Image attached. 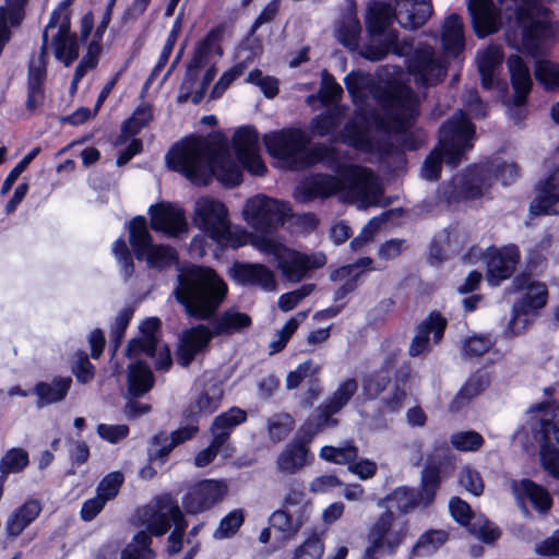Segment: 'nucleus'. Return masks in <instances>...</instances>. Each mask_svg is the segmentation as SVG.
I'll return each instance as SVG.
<instances>
[{"label": "nucleus", "instance_id": "1", "mask_svg": "<svg viewBox=\"0 0 559 559\" xmlns=\"http://www.w3.org/2000/svg\"><path fill=\"white\" fill-rule=\"evenodd\" d=\"M310 141L309 134L297 127L283 128L263 135L265 151L272 158L296 164L301 169L324 164L337 173H346L345 178L352 185L364 182L371 174L366 167L345 166L335 146L314 143L308 147Z\"/></svg>", "mask_w": 559, "mask_h": 559}, {"label": "nucleus", "instance_id": "2", "mask_svg": "<svg viewBox=\"0 0 559 559\" xmlns=\"http://www.w3.org/2000/svg\"><path fill=\"white\" fill-rule=\"evenodd\" d=\"M513 14L507 19V46L521 55L537 58L556 41L559 22L546 3L551 0H513Z\"/></svg>", "mask_w": 559, "mask_h": 559}, {"label": "nucleus", "instance_id": "3", "mask_svg": "<svg viewBox=\"0 0 559 559\" xmlns=\"http://www.w3.org/2000/svg\"><path fill=\"white\" fill-rule=\"evenodd\" d=\"M174 294L189 318L207 321L224 302L228 286L214 269L192 265L179 274Z\"/></svg>", "mask_w": 559, "mask_h": 559}, {"label": "nucleus", "instance_id": "4", "mask_svg": "<svg viewBox=\"0 0 559 559\" xmlns=\"http://www.w3.org/2000/svg\"><path fill=\"white\" fill-rule=\"evenodd\" d=\"M383 115L372 116L374 127L382 132L401 135L400 144L408 151L420 146L415 133L411 130L420 116V102L415 91L402 82H392L377 95Z\"/></svg>", "mask_w": 559, "mask_h": 559}, {"label": "nucleus", "instance_id": "5", "mask_svg": "<svg viewBox=\"0 0 559 559\" xmlns=\"http://www.w3.org/2000/svg\"><path fill=\"white\" fill-rule=\"evenodd\" d=\"M224 392L219 385L213 383L190 400L181 412L180 426L168 436L164 431H159L152 437V444L159 449L150 454V461L159 459L166 461L171 451L192 440L200 431V421L214 414L222 402Z\"/></svg>", "mask_w": 559, "mask_h": 559}, {"label": "nucleus", "instance_id": "6", "mask_svg": "<svg viewBox=\"0 0 559 559\" xmlns=\"http://www.w3.org/2000/svg\"><path fill=\"white\" fill-rule=\"evenodd\" d=\"M217 138L188 135L176 142L165 156L168 169L185 176L199 187L209 185V160L213 154Z\"/></svg>", "mask_w": 559, "mask_h": 559}, {"label": "nucleus", "instance_id": "7", "mask_svg": "<svg viewBox=\"0 0 559 559\" xmlns=\"http://www.w3.org/2000/svg\"><path fill=\"white\" fill-rule=\"evenodd\" d=\"M193 221L221 249L236 250L248 242V233L245 229L231 230L228 210L222 201L210 197L199 199Z\"/></svg>", "mask_w": 559, "mask_h": 559}, {"label": "nucleus", "instance_id": "8", "mask_svg": "<svg viewBox=\"0 0 559 559\" xmlns=\"http://www.w3.org/2000/svg\"><path fill=\"white\" fill-rule=\"evenodd\" d=\"M128 231L132 251L129 249L123 237H119L112 243V253L120 266L124 281L130 280L135 272L134 258L138 261H142L144 250L154 242L153 236L148 230L147 221L142 215H136L129 221Z\"/></svg>", "mask_w": 559, "mask_h": 559}, {"label": "nucleus", "instance_id": "9", "mask_svg": "<svg viewBox=\"0 0 559 559\" xmlns=\"http://www.w3.org/2000/svg\"><path fill=\"white\" fill-rule=\"evenodd\" d=\"M395 514L386 509L378 515L367 533L368 545L364 552L365 559H378L380 556H394L408 534V526L403 523L393 530Z\"/></svg>", "mask_w": 559, "mask_h": 559}, {"label": "nucleus", "instance_id": "10", "mask_svg": "<svg viewBox=\"0 0 559 559\" xmlns=\"http://www.w3.org/2000/svg\"><path fill=\"white\" fill-rule=\"evenodd\" d=\"M475 124L463 114L444 121L439 128L438 146L445 152V164L457 167L474 146Z\"/></svg>", "mask_w": 559, "mask_h": 559}, {"label": "nucleus", "instance_id": "11", "mask_svg": "<svg viewBox=\"0 0 559 559\" xmlns=\"http://www.w3.org/2000/svg\"><path fill=\"white\" fill-rule=\"evenodd\" d=\"M243 216L255 231L267 234L284 225L287 214L284 202L258 194L246 202Z\"/></svg>", "mask_w": 559, "mask_h": 559}, {"label": "nucleus", "instance_id": "12", "mask_svg": "<svg viewBox=\"0 0 559 559\" xmlns=\"http://www.w3.org/2000/svg\"><path fill=\"white\" fill-rule=\"evenodd\" d=\"M406 70L423 86H433L442 82L445 68L436 58L429 45L417 47L406 59Z\"/></svg>", "mask_w": 559, "mask_h": 559}, {"label": "nucleus", "instance_id": "13", "mask_svg": "<svg viewBox=\"0 0 559 559\" xmlns=\"http://www.w3.org/2000/svg\"><path fill=\"white\" fill-rule=\"evenodd\" d=\"M448 328L447 318L437 310H431L428 316L417 324L415 336L408 348L411 357H419L431 352V343L438 345L444 337Z\"/></svg>", "mask_w": 559, "mask_h": 559}, {"label": "nucleus", "instance_id": "14", "mask_svg": "<svg viewBox=\"0 0 559 559\" xmlns=\"http://www.w3.org/2000/svg\"><path fill=\"white\" fill-rule=\"evenodd\" d=\"M217 144H215L213 154L210 157L207 168L209 185L215 178L225 188H235L242 182V170L240 166L231 159L225 140L222 133H216Z\"/></svg>", "mask_w": 559, "mask_h": 559}, {"label": "nucleus", "instance_id": "15", "mask_svg": "<svg viewBox=\"0 0 559 559\" xmlns=\"http://www.w3.org/2000/svg\"><path fill=\"white\" fill-rule=\"evenodd\" d=\"M520 259V250L515 245L501 248L489 247L484 254L488 283L491 286H499L503 281L512 277Z\"/></svg>", "mask_w": 559, "mask_h": 559}, {"label": "nucleus", "instance_id": "16", "mask_svg": "<svg viewBox=\"0 0 559 559\" xmlns=\"http://www.w3.org/2000/svg\"><path fill=\"white\" fill-rule=\"evenodd\" d=\"M226 492L227 486L222 480H200L183 496V509L193 515L205 512L221 502Z\"/></svg>", "mask_w": 559, "mask_h": 559}, {"label": "nucleus", "instance_id": "17", "mask_svg": "<svg viewBox=\"0 0 559 559\" xmlns=\"http://www.w3.org/2000/svg\"><path fill=\"white\" fill-rule=\"evenodd\" d=\"M532 288V290L523 294L512 307V318L507 328L512 336L519 335L528 324V321L524 319L522 325L520 328L518 326L522 316H536L539 313V310L547 305L548 289L546 285L544 283H537Z\"/></svg>", "mask_w": 559, "mask_h": 559}, {"label": "nucleus", "instance_id": "18", "mask_svg": "<svg viewBox=\"0 0 559 559\" xmlns=\"http://www.w3.org/2000/svg\"><path fill=\"white\" fill-rule=\"evenodd\" d=\"M215 336L213 329L204 324H197L183 330L176 352L178 364L182 367L190 366L197 355L209 348Z\"/></svg>", "mask_w": 559, "mask_h": 559}, {"label": "nucleus", "instance_id": "19", "mask_svg": "<svg viewBox=\"0 0 559 559\" xmlns=\"http://www.w3.org/2000/svg\"><path fill=\"white\" fill-rule=\"evenodd\" d=\"M148 213L151 216L150 226L155 231L178 236L187 230L188 224L185 212L169 202L151 205Z\"/></svg>", "mask_w": 559, "mask_h": 559}, {"label": "nucleus", "instance_id": "20", "mask_svg": "<svg viewBox=\"0 0 559 559\" xmlns=\"http://www.w3.org/2000/svg\"><path fill=\"white\" fill-rule=\"evenodd\" d=\"M230 275L242 286L260 287L265 292L276 289L274 272L262 263L236 261L230 269Z\"/></svg>", "mask_w": 559, "mask_h": 559}, {"label": "nucleus", "instance_id": "21", "mask_svg": "<svg viewBox=\"0 0 559 559\" xmlns=\"http://www.w3.org/2000/svg\"><path fill=\"white\" fill-rule=\"evenodd\" d=\"M344 190L343 180L330 174L317 173L306 177L298 186L301 201L325 200Z\"/></svg>", "mask_w": 559, "mask_h": 559}, {"label": "nucleus", "instance_id": "22", "mask_svg": "<svg viewBox=\"0 0 559 559\" xmlns=\"http://www.w3.org/2000/svg\"><path fill=\"white\" fill-rule=\"evenodd\" d=\"M308 436L297 431L294 439L288 442L283 451L277 455L276 466L284 474H296L308 463L310 454Z\"/></svg>", "mask_w": 559, "mask_h": 559}, {"label": "nucleus", "instance_id": "23", "mask_svg": "<svg viewBox=\"0 0 559 559\" xmlns=\"http://www.w3.org/2000/svg\"><path fill=\"white\" fill-rule=\"evenodd\" d=\"M499 166L486 162L469 167L461 181V195L467 200H475L491 188L492 178L497 176Z\"/></svg>", "mask_w": 559, "mask_h": 559}, {"label": "nucleus", "instance_id": "24", "mask_svg": "<svg viewBox=\"0 0 559 559\" xmlns=\"http://www.w3.org/2000/svg\"><path fill=\"white\" fill-rule=\"evenodd\" d=\"M468 11L474 32L478 38H485L500 28V13L493 0H469Z\"/></svg>", "mask_w": 559, "mask_h": 559}, {"label": "nucleus", "instance_id": "25", "mask_svg": "<svg viewBox=\"0 0 559 559\" xmlns=\"http://www.w3.org/2000/svg\"><path fill=\"white\" fill-rule=\"evenodd\" d=\"M393 8L400 25L411 31L424 26L433 11L431 0H394Z\"/></svg>", "mask_w": 559, "mask_h": 559}, {"label": "nucleus", "instance_id": "26", "mask_svg": "<svg viewBox=\"0 0 559 559\" xmlns=\"http://www.w3.org/2000/svg\"><path fill=\"white\" fill-rule=\"evenodd\" d=\"M325 257L306 254L296 250H290L287 257L278 259V267L282 274L289 282L298 283L304 280L312 270L323 266Z\"/></svg>", "mask_w": 559, "mask_h": 559}, {"label": "nucleus", "instance_id": "27", "mask_svg": "<svg viewBox=\"0 0 559 559\" xmlns=\"http://www.w3.org/2000/svg\"><path fill=\"white\" fill-rule=\"evenodd\" d=\"M518 53L510 55L507 66L510 72V82L514 92L513 102L516 106H523L532 91L533 82L530 69L524 59Z\"/></svg>", "mask_w": 559, "mask_h": 559}, {"label": "nucleus", "instance_id": "28", "mask_svg": "<svg viewBox=\"0 0 559 559\" xmlns=\"http://www.w3.org/2000/svg\"><path fill=\"white\" fill-rule=\"evenodd\" d=\"M503 51L497 45H489L477 58L481 87L491 91L498 86L497 72L503 62Z\"/></svg>", "mask_w": 559, "mask_h": 559}, {"label": "nucleus", "instance_id": "29", "mask_svg": "<svg viewBox=\"0 0 559 559\" xmlns=\"http://www.w3.org/2000/svg\"><path fill=\"white\" fill-rule=\"evenodd\" d=\"M394 21L395 10L390 3L374 1L367 8L365 24L366 31L371 38L384 35Z\"/></svg>", "mask_w": 559, "mask_h": 559}, {"label": "nucleus", "instance_id": "30", "mask_svg": "<svg viewBox=\"0 0 559 559\" xmlns=\"http://www.w3.org/2000/svg\"><path fill=\"white\" fill-rule=\"evenodd\" d=\"M43 510L41 503L37 499H27L23 504L17 507L5 523L8 536L17 537L23 531L33 523Z\"/></svg>", "mask_w": 559, "mask_h": 559}, {"label": "nucleus", "instance_id": "31", "mask_svg": "<svg viewBox=\"0 0 559 559\" xmlns=\"http://www.w3.org/2000/svg\"><path fill=\"white\" fill-rule=\"evenodd\" d=\"M441 43L444 51L453 57H459L465 49L464 26L457 13H451L443 22Z\"/></svg>", "mask_w": 559, "mask_h": 559}, {"label": "nucleus", "instance_id": "32", "mask_svg": "<svg viewBox=\"0 0 559 559\" xmlns=\"http://www.w3.org/2000/svg\"><path fill=\"white\" fill-rule=\"evenodd\" d=\"M441 462L428 459L420 476V488L417 489L424 500V508L430 507L435 500L438 490L441 487Z\"/></svg>", "mask_w": 559, "mask_h": 559}, {"label": "nucleus", "instance_id": "33", "mask_svg": "<svg viewBox=\"0 0 559 559\" xmlns=\"http://www.w3.org/2000/svg\"><path fill=\"white\" fill-rule=\"evenodd\" d=\"M72 385L71 377H53L51 382L39 381L34 386L40 405H50L66 399Z\"/></svg>", "mask_w": 559, "mask_h": 559}, {"label": "nucleus", "instance_id": "34", "mask_svg": "<svg viewBox=\"0 0 559 559\" xmlns=\"http://www.w3.org/2000/svg\"><path fill=\"white\" fill-rule=\"evenodd\" d=\"M338 413L340 411H336V408L329 403L323 402L317 408L314 419H307L299 430L308 436V440H313L318 433L340 425V419L335 418V415Z\"/></svg>", "mask_w": 559, "mask_h": 559}, {"label": "nucleus", "instance_id": "35", "mask_svg": "<svg viewBox=\"0 0 559 559\" xmlns=\"http://www.w3.org/2000/svg\"><path fill=\"white\" fill-rule=\"evenodd\" d=\"M412 48V44L399 40V34L395 29H390L383 39H380L377 44L368 45L366 48V58L370 61H381L389 52L397 57L405 56V48Z\"/></svg>", "mask_w": 559, "mask_h": 559}, {"label": "nucleus", "instance_id": "36", "mask_svg": "<svg viewBox=\"0 0 559 559\" xmlns=\"http://www.w3.org/2000/svg\"><path fill=\"white\" fill-rule=\"evenodd\" d=\"M154 385V374L145 361L138 360L129 366L128 392L131 397H141Z\"/></svg>", "mask_w": 559, "mask_h": 559}, {"label": "nucleus", "instance_id": "37", "mask_svg": "<svg viewBox=\"0 0 559 559\" xmlns=\"http://www.w3.org/2000/svg\"><path fill=\"white\" fill-rule=\"evenodd\" d=\"M252 319L249 314L234 309L225 310L221 317L212 322V329L216 336L233 335L251 326Z\"/></svg>", "mask_w": 559, "mask_h": 559}, {"label": "nucleus", "instance_id": "38", "mask_svg": "<svg viewBox=\"0 0 559 559\" xmlns=\"http://www.w3.org/2000/svg\"><path fill=\"white\" fill-rule=\"evenodd\" d=\"M340 140L357 151L371 152L373 150L368 129L354 120H349L344 124L340 133Z\"/></svg>", "mask_w": 559, "mask_h": 559}, {"label": "nucleus", "instance_id": "39", "mask_svg": "<svg viewBox=\"0 0 559 559\" xmlns=\"http://www.w3.org/2000/svg\"><path fill=\"white\" fill-rule=\"evenodd\" d=\"M449 539L443 530H427L416 540L411 549V557H429L436 554Z\"/></svg>", "mask_w": 559, "mask_h": 559}, {"label": "nucleus", "instance_id": "40", "mask_svg": "<svg viewBox=\"0 0 559 559\" xmlns=\"http://www.w3.org/2000/svg\"><path fill=\"white\" fill-rule=\"evenodd\" d=\"M342 112L337 108L329 109L316 115L309 122L308 130L311 135L325 138L336 132L342 123Z\"/></svg>", "mask_w": 559, "mask_h": 559}, {"label": "nucleus", "instance_id": "41", "mask_svg": "<svg viewBox=\"0 0 559 559\" xmlns=\"http://www.w3.org/2000/svg\"><path fill=\"white\" fill-rule=\"evenodd\" d=\"M143 260L152 269L165 270L178 262V252L171 246L153 242L144 250Z\"/></svg>", "mask_w": 559, "mask_h": 559}, {"label": "nucleus", "instance_id": "42", "mask_svg": "<svg viewBox=\"0 0 559 559\" xmlns=\"http://www.w3.org/2000/svg\"><path fill=\"white\" fill-rule=\"evenodd\" d=\"M544 52L540 55V57ZM536 59L534 76L538 84L549 93H559V63L548 59Z\"/></svg>", "mask_w": 559, "mask_h": 559}, {"label": "nucleus", "instance_id": "43", "mask_svg": "<svg viewBox=\"0 0 559 559\" xmlns=\"http://www.w3.org/2000/svg\"><path fill=\"white\" fill-rule=\"evenodd\" d=\"M28 464L29 457L26 450L22 448L9 449L0 460V483L5 485L10 474L21 473Z\"/></svg>", "mask_w": 559, "mask_h": 559}, {"label": "nucleus", "instance_id": "44", "mask_svg": "<svg viewBox=\"0 0 559 559\" xmlns=\"http://www.w3.org/2000/svg\"><path fill=\"white\" fill-rule=\"evenodd\" d=\"M383 500L394 502L402 514H407L418 507L424 508V500L417 489L407 486L395 488Z\"/></svg>", "mask_w": 559, "mask_h": 559}, {"label": "nucleus", "instance_id": "45", "mask_svg": "<svg viewBox=\"0 0 559 559\" xmlns=\"http://www.w3.org/2000/svg\"><path fill=\"white\" fill-rule=\"evenodd\" d=\"M233 147L237 158L259 151V133L255 127L250 124L239 127L233 135Z\"/></svg>", "mask_w": 559, "mask_h": 559}, {"label": "nucleus", "instance_id": "46", "mask_svg": "<svg viewBox=\"0 0 559 559\" xmlns=\"http://www.w3.org/2000/svg\"><path fill=\"white\" fill-rule=\"evenodd\" d=\"M521 488L525 497L539 513H547L552 507V498L548 490L534 480H521Z\"/></svg>", "mask_w": 559, "mask_h": 559}, {"label": "nucleus", "instance_id": "47", "mask_svg": "<svg viewBox=\"0 0 559 559\" xmlns=\"http://www.w3.org/2000/svg\"><path fill=\"white\" fill-rule=\"evenodd\" d=\"M153 108L148 103L140 104L122 123L121 131L128 136L138 135L153 120Z\"/></svg>", "mask_w": 559, "mask_h": 559}, {"label": "nucleus", "instance_id": "48", "mask_svg": "<svg viewBox=\"0 0 559 559\" xmlns=\"http://www.w3.org/2000/svg\"><path fill=\"white\" fill-rule=\"evenodd\" d=\"M484 389L485 384L480 377L468 379L452 399L449 404V411L451 413H459L466 407L474 397L479 395Z\"/></svg>", "mask_w": 559, "mask_h": 559}, {"label": "nucleus", "instance_id": "49", "mask_svg": "<svg viewBox=\"0 0 559 559\" xmlns=\"http://www.w3.org/2000/svg\"><path fill=\"white\" fill-rule=\"evenodd\" d=\"M537 194L530 204V213L534 216L558 215L559 192L546 189H536Z\"/></svg>", "mask_w": 559, "mask_h": 559}, {"label": "nucleus", "instance_id": "50", "mask_svg": "<svg viewBox=\"0 0 559 559\" xmlns=\"http://www.w3.org/2000/svg\"><path fill=\"white\" fill-rule=\"evenodd\" d=\"M49 44V36L46 34H41V47L38 56L37 64L33 62L28 67L27 73V86H32V88H41L44 87L46 78H47V50Z\"/></svg>", "mask_w": 559, "mask_h": 559}, {"label": "nucleus", "instance_id": "51", "mask_svg": "<svg viewBox=\"0 0 559 559\" xmlns=\"http://www.w3.org/2000/svg\"><path fill=\"white\" fill-rule=\"evenodd\" d=\"M320 457L326 462L344 465L353 463L358 457V448L353 442L344 447L324 445L320 449Z\"/></svg>", "mask_w": 559, "mask_h": 559}, {"label": "nucleus", "instance_id": "52", "mask_svg": "<svg viewBox=\"0 0 559 559\" xmlns=\"http://www.w3.org/2000/svg\"><path fill=\"white\" fill-rule=\"evenodd\" d=\"M247 412L245 409L233 406L214 418L210 430L227 431L230 436L236 427L247 420Z\"/></svg>", "mask_w": 559, "mask_h": 559}, {"label": "nucleus", "instance_id": "53", "mask_svg": "<svg viewBox=\"0 0 559 559\" xmlns=\"http://www.w3.org/2000/svg\"><path fill=\"white\" fill-rule=\"evenodd\" d=\"M270 525L282 533V540L293 539L300 530V522L294 521L293 516L285 510H276L270 516Z\"/></svg>", "mask_w": 559, "mask_h": 559}, {"label": "nucleus", "instance_id": "54", "mask_svg": "<svg viewBox=\"0 0 559 559\" xmlns=\"http://www.w3.org/2000/svg\"><path fill=\"white\" fill-rule=\"evenodd\" d=\"M391 383V376L374 370L362 378V394L366 400L374 401Z\"/></svg>", "mask_w": 559, "mask_h": 559}, {"label": "nucleus", "instance_id": "55", "mask_svg": "<svg viewBox=\"0 0 559 559\" xmlns=\"http://www.w3.org/2000/svg\"><path fill=\"white\" fill-rule=\"evenodd\" d=\"M71 371L79 383L87 384L95 378L96 368L86 352L78 349L73 355Z\"/></svg>", "mask_w": 559, "mask_h": 559}, {"label": "nucleus", "instance_id": "56", "mask_svg": "<svg viewBox=\"0 0 559 559\" xmlns=\"http://www.w3.org/2000/svg\"><path fill=\"white\" fill-rule=\"evenodd\" d=\"M358 391V382L354 378H347L342 381L335 391L326 399V403L336 411H342Z\"/></svg>", "mask_w": 559, "mask_h": 559}, {"label": "nucleus", "instance_id": "57", "mask_svg": "<svg viewBox=\"0 0 559 559\" xmlns=\"http://www.w3.org/2000/svg\"><path fill=\"white\" fill-rule=\"evenodd\" d=\"M450 441L454 449L462 452L478 451L485 443L483 436L475 430L453 433Z\"/></svg>", "mask_w": 559, "mask_h": 559}, {"label": "nucleus", "instance_id": "58", "mask_svg": "<svg viewBox=\"0 0 559 559\" xmlns=\"http://www.w3.org/2000/svg\"><path fill=\"white\" fill-rule=\"evenodd\" d=\"M324 543L317 534H311L295 551L293 559H322Z\"/></svg>", "mask_w": 559, "mask_h": 559}, {"label": "nucleus", "instance_id": "59", "mask_svg": "<svg viewBox=\"0 0 559 559\" xmlns=\"http://www.w3.org/2000/svg\"><path fill=\"white\" fill-rule=\"evenodd\" d=\"M158 346V340H150L144 336L133 337L128 342L126 347V356L130 359L136 358L140 355H145L154 358Z\"/></svg>", "mask_w": 559, "mask_h": 559}, {"label": "nucleus", "instance_id": "60", "mask_svg": "<svg viewBox=\"0 0 559 559\" xmlns=\"http://www.w3.org/2000/svg\"><path fill=\"white\" fill-rule=\"evenodd\" d=\"M495 345L490 335L479 334L467 337L463 344V353L466 357H481Z\"/></svg>", "mask_w": 559, "mask_h": 559}, {"label": "nucleus", "instance_id": "61", "mask_svg": "<svg viewBox=\"0 0 559 559\" xmlns=\"http://www.w3.org/2000/svg\"><path fill=\"white\" fill-rule=\"evenodd\" d=\"M28 0H5L0 7V21L9 22L10 26H20L25 16V5Z\"/></svg>", "mask_w": 559, "mask_h": 559}, {"label": "nucleus", "instance_id": "62", "mask_svg": "<svg viewBox=\"0 0 559 559\" xmlns=\"http://www.w3.org/2000/svg\"><path fill=\"white\" fill-rule=\"evenodd\" d=\"M123 480L124 476L119 471L105 475L97 485V495L106 501L114 499L118 495Z\"/></svg>", "mask_w": 559, "mask_h": 559}, {"label": "nucleus", "instance_id": "63", "mask_svg": "<svg viewBox=\"0 0 559 559\" xmlns=\"http://www.w3.org/2000/svg\"><path fill=\"white\" fill-rule=\"evenodd\" d=\"M443 160L445 162V152L439 146L435 147L424 160V177L431 181L440 179Z\"/></svg>", "mask_w": 559, "mask_h": 559}, {"label": "nucleus", "instance_id": "64", "mask_svg": "<svg viewBox=\"0 0 559 559\" xmlns=\"http://www.w3.org/2000/svg\"><path fill=\"white\" fill-rule=\"evenodd\" d=\"M540 443L547 440L551 442L554 448L559 447V408L552 413L550 419L540 421Z\"/></svg>", "mask_w": 559, "mask_h": 559}]
</instances>
